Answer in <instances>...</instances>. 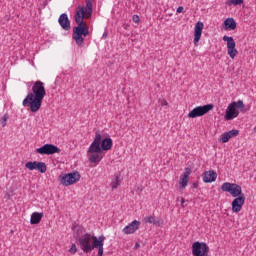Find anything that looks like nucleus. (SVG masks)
Here are the masks:
<instances>
[{
    "label": "nucleus",
    "instance_id": "nucleus-26",
    "mask_svg": "<svg viewBox=\"0 0 256 256\" xmlns=\"http://www.w3.org/2000/svg\"><path fill=\"white\" fill-rule=\"evenodd\" d=\"M229 139H231L229 136V132H225L221 135L222 143H229Z\"/></svg>",
    "mask_w": 256,
    "mask_h": 256
},
{
    "label": "nucleus",
    "instance_id": "nucleus-9",
    "mask_svg": "<svg viewBox=\"0 0 256 256\" xmlns=\"http://www.w3.org/2000/svg\"><path fill=\"white\" fill-rule=\"evenodd\" d=\"M36 153H39V155H55V153H61V149L53 144H45L37 148Z\"/></svg>",
    "mask_w": 256,
    "mask_h": 256
},
{
    "label": "nucleus",
    "instance_id": "nucleus-36",
    "mask_svg": "<svg viewBox=\"0 0 256 256\" xmlns=\"http://www.w3.org/2000/svg\"><path fill=\"white\" fill-rule=\"evenodd\" d=\"M161 105L167 106V105H169V103H167V100H162Z\"/></svg>",
    "mask_w": 256,
    "mask_h": 256
},
{
    "label": "nucleus",
    "instance_id": "nucleus-31",
    "mask_svg": "<svg viewBox=\"0 0 256 256\" xmlns=\"http://www.w3.org/2000/svg\"><path fill=\"white\" fill-rule=\"evenodd\" d=\"M237 109H245V104L243 103V100H238L236 102Z\"/></svg>",
    "mask_w": 256,
    "mask_h": 256
},
{
    "label": "nucleus",
    "instance_id": "nucleus-25",
    "mask_svg": "<svg viewBox=\"0 0 256 256\" xmlns=\"http://www.w3.org/2000/svg\"><path fill=\"white\" fill-rule=\"evenodd\" d=\"M242 3H243V0H228V1L226 2V4H227L229 7H231V5H235V6H237V5H242Z\"/></svg>",
    "mask_w": 256,
    "mask_h": 256
},
{
    "label": "nucleus",
    "instance_id": "nucleus-17",
    "mask_svg": "<svg viewBox=\"0 0 256 256\" xmlns=\"http://www.w3.org/2000/svg\"><path fill=\"white\" fill-rule=\"evenodd\" d=\"M203 181L204 183H213L217 181V172H215L214 170L206 171L203 174Z\"/></svg>",
    "mask_w": 256,
    "mask_h": 256
},
{
    "label": "nucleus",
    "instance_id": "nucleus-3",
    "mask_svg": "<svg viewBox=\"0 0 256 256\" xmlns=\"http://www.w3.org/2000/svg\"><path fill=\"white\" fill-rule=\"evenodd\" d=\"M78 245L83 253H91L93 249H98V256H103V245H105V236H93L84 234L78 238Z\"/></svg>",
    "mask_w": 256,
    "mask_h": 256
},
{
    "label": "nucleus",
    "instance_id": "nucleus-27",
    "mask_svg": "<svg viewBox=\"0 0 256 256\" xmlns=\"http://www.w3.org/2000/svg\"><path fill=\"white\" fill-rule=\"evenodd\" d=\"M144 223H150V224H155V215H150L146 218H144Z\"/></svg>",
    "mask_w": 256,
    "mask_h": 256
},
{
    "label": "nucleus",
    "instance_id": "nucleus-11",
    "mask_svg": "<svg viewBox=\"0 0 256 256\" xmlns=\"http://www.w3.org/2000/svg\"><path fill=\"white\" fill-rule=\"evenodd\" d=\"M101 139V134L99 132H96L95 138L91 143L87 153H101Z\"/></svg>",
    "mask_w": 256,
    "mask_h": 256
},
{
    "label": "nucleus",
    "instance_id": "nucleus-23",
    "mask_svg": "<svg viewBox=\"0 0 256 256\" xmlns=\"http://www.w3.org/2000/svg\"><path fill=\"white\" fill-rule=\"evenodd\" d=\"M36 169L40 173H47V165L44 162H38Z\"/></svg>",
    "mask_w": 256,
    "mask_h": 256
},
{
    "label": "nucleus",
    "instance_id": "nucleus-14",
    "mask_svg": "<svg viewBox=\"0 0 256 256\" xmlns=\"http://www.w3.org/2000/svg\"><path fill=\"white\" fill-rule=\"evenodd\" d=\"M203 22L199 21L195 24L194 27V45H197L199 41L201 40V35H203Z\"/></svg>",
    "mask_w": 256,
    "mask_h": 256
},
{
    "label": "nucleus",
    "instance_id": "nucleus-10",
    "mask_svg": "<svg viewBox=\"0 0 256 256\" xmlns=\"http://www.w3.org/2000/svg\"><path fill=\"white\" fill-rule=\"evenodd\" d=\"M236 117H239V110H237V102H232L226 109L224 119L226 121H232V119H235Z\"/></svg>",
    "mask_w": 256,
    "mask_h": 256
},
{
    "label": "nucleus",
    "instance_id": "nucleus-20",
    "mask_svg": "<svg viewBox=\"0 0 256 256\" xmlns=\"http://www.w3.org/2000/svg\"><path fill=\"white\" fill-rule=\"evenodd\" d=\"M86 1V7L84 8V13L86 17H91L93 15V1L95 0H85Z\"/></svg>",
    "mask_w": 256,
    "mask_h": 256
},
{
    "label": "nucleus",
    "instance_id": "nucleus-24",
    "mask_svg": "<svg viewBox=\"0 0 256 256\" xmlns=\"http://www.w3.org/2000/svg\"><path fill=\"white\" fill-rule=\"evenodd\" d=\"M37 161H34V162H27L26 164H25V167H26V169H29V171H35V169H37Z\"/></svg>",
    "mask_w": 256,
    "mask_h": 256
},
{
    "label": "nucleus",
    "instance_id": "nucleus-40",
    "mask_svg": "<svg viewBox=\"0 0 256 256\" xmlns=\"http://www.w3.org/2000/svg\"><path fill=\"white\" fill-rule=\"evenodd\" d=\"M254 132L256 133V126L254 127Z\"/></svg>",
    "mask_w": 256,
    "mask_h": 256
},
{
    "label": "nucleus",
    "instance_id": "nucleus-38",
    "mask_svg": "<svg viewBox=\"0 0 256 256\" xmlns=\"http://www.w3.org/2000/svg\"><path fill=\"white\" fill-rule=\"evenodd\" d=\"M185 204V198H181V206L184 207Z\"/></svg>",
    "mask_w": 256,
    "mask_h": 256
},
{
    "label": "nucleus",
    "instance_id": "nucleus-32",
    "mask_svg": "<svg viewBox=\"0 0 256 256\" xmlns=\"http://www.w3.org/2000/svg\"><path fill=\"white\" fill-rule=\"evenodd\" d=\"M7 119H9V116L4 115L2 118V127H5L7 125Z\"/></svg>",
    "mask_w": 256,
    "mask_h": 256
},
{
    "label": "nucleus",
    "instance_id": "nucleus-35",
    "mask_svg": "<svg viewBox=\"0 0 256 256\" xmlns=\"http://www.w3.org/2000/svg\"><path fill=\"white\" fill-rule=\"evenodd\" d=\"M184 11H185V8L183 6L178 7L176 10L177 13H183Z\"/></svg>",
    "mask_w": 256,
    "mask_h": 256
},
{
    "label": "nucleus",
    "instance_id": "nucleus-29",
    "mask_svg": "<svg viewBox=\"0 0 256 256\" xmlns=\"http://www.w3.org/2000/svg\"><path fill=\"white\" fill-rule=\"evenodd\" d=\"M228 134L230 136V139H233V137H237V135H239V130H230L228 131Z\"/></svg>",
    "mask_w": 256,
    "mask_h": 256
},
{
    "label": "nucleus",
    "instance_id": "nucleus-5",
    "mask_svg": "<svg viewBox=\"0 0 256 256\" xmlns=\"http://www.w3.org/2000/svg\"><path fill=\"white\" fill-rule=\"evenodd\" d=\"M221 189L224 193H230L232 197H239L240 195H243V189L235 183L225 182L222 184Z\"/></svg>",
    "mask_w": 256,
    "mask_h": 256
},
{
    "label": "nucleus",
    "instance_id": "nucleus-8",
    "mask_svg": "<svg viewBox=\"0 0 256 256\" xmlns=\"http://www.w3.org/2000/svg\"><path fill=\"white\" fill-rule=\"evenodd\" d=\"M222 39H223V41H226V43H227V53H228L229 57L231 59H233L234 57H237V55L239 54V51L235 49L236 43H235V40L233 39V37L223 36Z\"/></svg>",
    "mask_w": 256,
    "mask_h": 256
},
{
    "label": "nucleus",
    "instance_id": "nucleus-19",
    "mask_svg": "<svg viewBox=\"0 0 256 256\" xmlns=\"http://www.w3.org/2000/svg\"><path fill=\"white\" fill-rule=\"evenodd\" d=\"M43 219V213L42 212H34L31 215L30 223L31 225H39L41 223V220Z\"/></svg>",
    "mask_w": 256,
    "mask_h": 256
},
{
    "label": "nucleus",
    "instance_id": "nucleus-15",
    "mask_svg": "<svg viewBox=\"0 0 256 256\" xmlns=\"http://www.w3.org/2000/svg\"><path fill=\"white\" fill-rule=\"evenodd\" d=\"M58 23L64 31H69V29H71V21H69V17L66 13L60 15Z\"/></svg>",
    "mask_w": 256,
    "mask_h": 256
},
{
    "label": "nucleus",
    "instance_id": "nucleus-7",
    "mask_svg": "<svg viewBox=\"0 0 256 256\" xmlns=\"http://www.w3.org/2000/svg\"><path fill=\"white\" fill-rule=\"evenodd\" d=\"M209 253V246L205 242L196 241L192 244L193 256H205Z\"/></svg>",
    "mask_w": 256,
    "mask_h": 256
},
{
    "label": "nucleus",
    "instance_id": "nucleus-37",
    "mask_svg": "<svg viewBox=\"0 0 256 256\" xmlns=\"http://www.w3.org/2000/svg\"><path fill=\"white\" fill-rule=\"evenodd\" d=\"M139 247H141V244H139V242L135 243L134 249H139Z\"/></svg>",
    "mask_w": 256,
    "mask_h": 256
},
{
    "label": "nucleus",
    "instance_id": "nucleus-33",
    "mask_svg": "<svg viewBox=\"0 0 256 256\" xmlns=\"http://www.w3.org/2000/svg\"><path fill=\"white\" fill-rule=\"evenodd\" d=\"M70 253H73V255H75V253H77V245H75V244L71 245Z\"/></svg>",
    "mask_w": 256,
    "mask_h": 256
},
{
    "label": "nucleus",
    "instance_id": "nucleus-6",
    "mask_svg": "<svg viewBox=\"0 0 256 256\" xmlns=\"http://www.w3.org/2000/svg\"><path fill=\"white\" fill-rule=\"evenodd\" d=\"M213 109V104H207L204 106H197L193 110H191L188 114L189 119H195L197 117H203V115H207L209 111Z\"/></svg>",
    "mask_w": 256,
    "mask_h": 256
},
{
    "label": "nucleus",
    "instance_id": "nucleus-21",
    "mask_svg": "<svg viewBox=\"0 0 256 256\" xmlns=\"http://www.w3.org/2000/svg\"><path fill=\"white\" fill-rule=\"evenodd\" d=\"M224 25L226 29H231V31H235V29H237V22H235V19L233 18H227L224 21Z\"/></svg>",
    "mask_w": 256,
    "mask_h": 256
},
{
    "label": "nucleus",
    "instance_id": "nucleus-34",
    "mask_svg": "<svg viewBox=\"0 0 256 256\" xmlns=\"http://www.w3.org/2000/svg\"><path fill=\"white\" fill-rule=\"evenodd\" d=\"M132 21H133L134 23H139V22L141 21L140 18H139V15H133Z\"/></svg>",
    "mask_w": 256,
    "mask_h": 256
},
{
    "label": "nucleus",
    "instance_id": "nucleus-16",
    "mask_svg": "<svg viewBox=\"0 0 256 256\" xmlns=\"http://www.w3.org/2000/svg\"><path fill=\"white\" fill-rule=\"evenodd\" d=\"M189 175H191V168H185L184 173L180 177V187L185 189L189 183Z\"/></svg>",
    "mask_w": 256,
    "mask_h": 256
},
{
    "label": "nucleus",
    "instance_id": "nucleus-28",
    "mask_svg": "<svg viewBox=\"0 0 256 256\" xmlns=\"http://www.w3.org/2000/svg\"><path fill=\"white\" fill-rule=\"evenodd\" d=\"M164 221L162 218H155L154 225L155 227H161L163 225Z\"/></svg>",
    "mask_w": 256,
    "mask_h": 256
},
{
    "label": "nucleus",
    "instance_id": "nucleus-4",
    "mask_svg": "<svg viewBox=\"0 0 256 256\" xmlns=\"http://www.w3.org/2000/svg\"><path fill=\"white\" fill-rule=\"evenodd\" d=\"M81 179V174L79 172H72L68 174H62L59 176V181L64 187H69L70 185H75Z\"/></svg>",
    "mask_w": 256,
    "mask_h": 256
},
{
    "label": "nucleus",
    "instance_id": "nucleus-13",
    "mask_svg": "<svg viewBox=\"0 0 256 256\" xmlns=\"http://www.w3.org/2000/svg\"><path fill=\"white\" fill-rule=\"evenodd\" d=\"M139 227H141V222L138 220H134L126 227H124L122 231L125 235H133V233L139 231Z\"/></svg>",
    "mask_w": 256,
    "mask_h": 256
},
{
    "label": "nucleus",
    "instance_id": "nucleus-2",
    "mask_svg": "<svg viewBox=\"0 0 256 256\" xmlns=\"http://www.w3.org/2000/svg\"><path fill=\"white\" fill-rule=\"evenodd\" d=\"M87 14H85V8L83 6H79L76 9V14L74 16L75 22L78 26L73 28L72 38L74 39L76 45L78 47H83V43L85 39L83 37H87L89 35V27L83 21V19H89Z\"/></svg>",
    "mask_w": 256,
    "mask_h": 256
},
{
    "label": "nucleus",
    "instance_id": "nucleus-39",
    "mask_svg": "<svg viewBox=\"0 0 256 256\" xmlns=\"http://www.w3.org/2000/svg\"><path fill=\"white\" fill-rule=\"evenodd\" d=\"M106 35H107V33H104V34H103V37H105Z\"/></svg>",
    "mask_w": 256,
    "mask_h": 256
},
{
    "label": "nucleus",
    "instance_id": "nucleus-22",
    "mask_svg": "<svg viewBox=\"0 0 256 256\" xmlns=\"http://www.w3.org/2000/svg\"><path fill=\"white\" fill-rule=\"evenodd\" d=\"M87 155L90 163H99L101 161V156H99V153L87 152Z\"/></svg>",
    "mask_w": 256,
    "mask_h": 256
},
{
    "label": "nucleus",
    "instance_id": "nucleus-30",
    "mask_svg": "<svg viewBox=\"0 0 256 256\" xmlns=\"http://www.w3.org/2000/svg\"><path fill=\"white\" fill-rule=\"evenodd\" d=\"M112 189H117L119 187V176H116L115 180L111 183Z\"/></svg>",
    "mask_w": 256,
    "mask_h": 256
},
{
    "label": "nucleus",
    "instance_id": "nucleus-12",
    "mask_svg": "<svg viewBox=\"0 0 256 256\" xmlns=\"http://www.w3.org/2000/svg\"><path fill=\"white\" fill-rule=\"evenodd\" d=\"M243 205H245V195L241 194L232 201L233 213H239L243 209Z\"/></svg>",
    "mask_w": 256,
    "mask_h": 256
},
{
    "label": "nucleus",
    "instance_id": "nucleus-1",
    "mask_svg": "<svg viewBox=\"0 0 256 256\" xmlns=\"http://www.w3.org/2000/svg\"><path fill=\"white\" fill-rule=\"evenodd\" d=\"M47 95V91L45 90V83L38 80L32 85V92H29L26 98L23 100V107H29L32 113H37L39 109H41V105H43V99Z\"/></svg>",
    "mask_w": 256,
    "mask_h": 256
},
{
    "label": "nucleus",
    "instance_id": "nucleus-18",
    "mask_svg": "<svg viewBox=\"0 0 256 256\" xmlns=\"http://www.w3.org/2000/svg\"><path fill=\"white\" fill-rule=\"evenodd\" d=\"M100 145L102 151H111V149L113 148V139L104 138L103 140H101Z\"/></svg>",
    "mask_w": 256,
    "mask_h": 256
}]
</instances>
